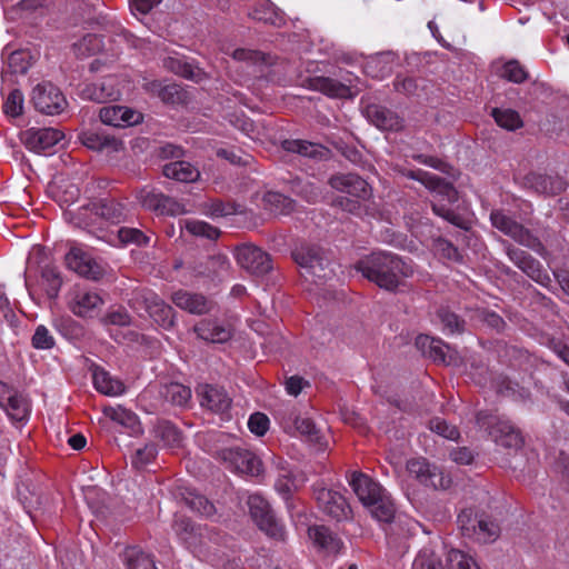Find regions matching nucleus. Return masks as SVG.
<instances>
[{"label": "nucleus", "instance_id": "obj_1", "mask_svg": "<svg viewBox=\"0 0 569 569\" xmlns=\"http://www.w3.org/2000/svg\"><path fill=\"white\" fill-rule=\"evenodd\" d=\"M356 270L387 291H396L413 273L411 266L400 257L385 251L372 252L359 260Z\"/></svg>", "mask_w": 569, "mask_h": 569}, {"label": "nucleus", "instance_id": "obj_2", "mask_svg": "<svg viewBox=\"0 0 569 569\" xmlns=\"http://www.w3.org/2000/svg\"><path fill=\"white\" fill-rule=\"evenodd\" d=\"M292 259L300 268V273L315 283L327 281L335 274L332 263L325 250L312 243H301L292 250Z\"/></svg>", "mask_w": 569, "mask_h": 569}, {"label": "nucleus", "instance_id": "obj_3", "mask_svg": "<svg viewBox=\"0 0 569 569\" xmlns=\"http://www.w3.org/2000/svg\"><path fill=\"white\" fill-rule=\"evenodd\" d=\"M477 425L488 431L491 439L507 449L518 450L523 445V438L518 428L509 420L502 419L487 411H479L476 416Z\"/></svg>", "mask_w": 569, "mask_h": 569}, {"label": "nucleus", "instance_id": "obj_4", "mask_svg": "<svg viewBox=\"0 0 569 569\" xmlns=\"http://www.w3.org/2000/svg\"><path fill=\"white\" fill-rule=\"evenodd\" d=\"M249 512L258 528L269 538L282 542L286 540L284 526L277 519L269 502L259 495L248 498Z\"/></svg>", "mask_w": 569, "mask_h": 569}, {"label": "nucleus", "instance_id": "obj_5", "mask_svg": "<svg viewBox=\"0 0 569 569\" xmlns=\"http://www.w3.org/2000/svg\"><path fill=\"white\" fill-rule=\"evenodd\" d=\"M490 221L492 226L513 239L519 244L527 247L538 253L545 249L543 244L529 229L525 228L521 223L513 220L500 210H493L490 213Z\"/></svg>", "mask_w": 569, "mask_h": 569}, {"label": "nucleus", "instance_id": "obj_6", "mask_svg": "<svg viewBox=\"0 0 569 569\" xmlns=\"http://www.w3.org/2000/svg\"><path fill=\"white\" fill-rule=\"evenodd\" d=\"M234 259L241 269L256 277H263L273 268L271 256L250 243L237 246Z\"/></svg>", "mask_w": 569, "mask_h": 569}, {"label": "nucleus", "instance_id": "obj_7", "mask_svg": "<svg viewBox=\"0 0 569 569\" xmlns=\"http://www.w3.org/2000/svg\"><path fill=\"white\" fill-rule=\"evenodd\" d=\"M131 307L144 308L150 318L164 329H171L174 326L173 308L152 291L138 292L131 300Z\"/></svg>", "mask_w": 569, "mask_h": 569}, {"label": "nucleus", "instance_id": "obj_8", "mask_svg": "<svg viewBox=\"0 0 569 569\" xmlns=\"http://www.w3.org/2000/svg\"><path fill=\"white\" fill-rule=\"evenodd\" d=\"M31 102L36 110L49 116L61 113L68 104L61 90L51 82L37 84L32 90Z\"/></svg>", "mask_w": 569, "mask_h": 569}, {"label": "nucleus", "instance_id": "obj_9", "mask_svg": "<svg viewBox=\"0 0 569 569\" xmlns=\"http://www.w3.org/2000/svg\"><path fill=\"white\" fill-rule=\"evenodd\" d=\"M219 458L231 470L259 476L262 472L260 459L251 451L240 447L223 448L218 452Z\"/></svg>", "mask_w": 569, "mask_h": 569}, {"label": "nucleus", "instance_id": "obj_10", "mask_svg": "<svg viewBox=\"0 0 569 569\" xmlns=\"http://www.w3.org/2000/svg\"><path fill=\"white\" fill-rule=\"evenodd\" d=\"M506 252L509 259L529 278L545 288H550L552 280L548 271L537 259L510 244L506 247Z\"/></svg>", "mask_w": 569, "mask_h": 569}, {"label": "nucleus", "instance_id": "obj_11", "mask_svg": "<svg viewBox=\"0 0 569 569\" xmlns=\"http://www.w3.org/2000/svg\"><path fill=\"white\" fill-rule=\"evenodd\" d=\"M62 131L54 128H30L21 132V141L32 152L41 153L63 139Z\"/></svg>", "mask_w": 569, "mask_h": 569}, {"label": "nucleus", "instance_id": "obj_12", "mask_svg": "<svg viewBox=\"0 0 569 569\" xmlns=\"http://www.w3.org/2000/svg\"><path fill=\"white\" fill-rule=\"evenodd\" d=\"M407 470L426 487L438 489L446 488L449 483V480L445 479L442 472L436 466H431L425 458L408 460Z\"/></svg>", "mask_w": 569, "mask_h": 569}, {"label": "nucleus", "instance_id": "obj_13", "mask_svg": "<svg viewBox=\"0 0 569 569\" xmlns=\"http://www.w3.org/2000/svg\"><path fill=\"white\" fill-rule=\"evenodd\" d=\"M231 263L226 254L217 253L193 262L192 272L198 277L221 281L229 276Z\"/></svg>", "mask_w": 569, "mask_h": 569}, {"label": "nucleus", "instance_id": "obj_14", "mask_svg": "<svg viewBox=\"0 0 569 569\" xmlns=\"http://www.w3.org/2000/svg\"><path fill=\"white\" fill-rule=\"evenodd\" d=\"M64 259L70 270L87 279L99 280L104 274L103 268L81 249L72 248Z\"/></svg>", "mask_w": 569, "mask_h": 569}, {"label": "nucleus", "instance_id": "obj_15", "mask_svg": "<svg viewBox=\"0 0 569 569\" xmlns=\"http://www.w3.org/2000/svg\"><path fill=\"white\" fill-rule=\"evenodd\" d=\"M197 393L201 407L214 413L226 415L231 408L232 399L222 387L202 385L198 387Z\"/></svg>", "mask_w": 569, "mask_h": 569}, {"label": "nucleus", "instance_id": "obj_16", "mask_svg": "<svg viewBox=\"0 0 569 569\" xmlns=\"http://www.w3.org/2000/svg\"><path fill=\"white\" fill-rule=\"evenodd\" d=\"M329 184L337 191L366 200L371 196L369 183L356 173H338L329 179Z\"/></svg>", "mask_w": 569, "mask_h": 569}, {"label": "nucleus", "instance_id": "obj_17", "mask_svg": "<svg viewBox=\"0 0 569 569\" xmlns=\"http://www.w3.org/2000/svg\"><path fill=\"white\" fill-rule=\"evenodd\" d=\"M316 499L323 512L336 520L347 519L351 512L346 498L331 489L321 488L316 492Z\"/></svg>", "mask_w": 569, "mask_h": 569}, {"label": "nucleus", "instance_id": "obj_18", "mask_svg": "<svg viewBox=\"0 0 569 569\" xmlns=\"http://www.w3.org/2000/svg\"><path fill=\"white\" fill-rule=\"evenodd\" d=\"M349 485L365 507L387 491L379 482L360 471L351 473Z\"/></svg>", "mask_w": 569, "mask_h": 569}, {"label": "nucleus", "instance_id": "obj_19", "mask_svg": "<svg viewBox=\"0 0 569 569\" xmlns=\"http://www.w3.org/2000/svg\"><path fill=\"white\" fill-rule=\"evenodd\" d=\"M366 118L378 129L399 131L403 128V119L387 107L370 103L365 108Z\"/></svg>", "mask_w": 569, "mask_h": 569}, {"label": "nucleus", "instance_id": "obj_20", "mask_svg": "<svg viewBox=\"0 0 569 569\" xmlns=\"http://www.w3.org/2000/svg\"><path fill=\"white\" fill-rule=\"evenodd\" d=\"M171 299L178 308L192 315H204L212 309V302L202 293L178 290Z\"/></svg>", "mask_w": 569, "mask_h": 569}, {"label": "nucleus", "instance_id": "obj_21", "mask_svg": "<svg viewBox=\"0 0 569 569\" xmlns=\"http://www.w3.org/2000/svg\"><path fill=\"white\" fill-rule=\"evenodd\" d=\"M307 82L309 89L322 92L330 98L347 99L355 96L349 86L329 77L317 76L308 78Z\"/></svg>", "mask_w": 569, "mask_h": 569}, {"label": "nucleus", "instance_id": "obj_22", "mask_svg": "<svg viewBox=\"0 0 569 569\" xmlns=\"http://www.w3.org/2000/svg\"><path fill=\"white\" fill-rule=\"evenodd\" d=\"M100 120L108 126L127 127L139 122L140 114L122 106H108L99 111Z\"/></svg>", "mask_w": 569, "mask_h": 569}, {"label": "nucleus", "instance_id": "obj_23", "mask_svg": "<svg viewBox=\"0 0 569 569\" xmlns=\"http://www.w3.org/2000/svg\"><path fill=\"white\" fill-rule=\"evenodd\" d=\"M525 184L542 194H558L567 187L566 181L561 177L541 173L527 174L525 178Z\"/></svg>", "mask_w": 569, "mask_h": 569}, {"label": "nucleus", "instance_id": "obj_24", "mask_svg": "<svg viewBox=\"0 0 569 569\" xmlns=\"http://www.w3.org/2000/svg\"><path fill=\"white\" fill-rule=\"evenodd\" d=\"M193 330L198 338L212 343H224L232 337V330L229 326L210 320H201L194 326Z\"/></svg>", "mask_w": 569, "mask_h": 569}, {"label": "nucleus", "instance_id": "obj_25", "mask_svg": "<svg viewBox=\"0 0 569 569\" xmlns=\"http://www.w3.org/2000/svg\"><path fill=\"white\" fill-rule=\"evenodd\" d=\"M281 146L284 151L298 153L302 157L316 160L326 159L329 153V150L326 147L306 140L287 139L282 141Z\"/></svg>", "mask_w": 569, "mask_h": 569}, {"label": "nucleus", "instance_id": "obj_26", "mask_svg": "<svg viewBox=\"0 0 569 569\" xmlns=\"http://www.w3.org/2000/svg\"><path fill=\"white\" fill-rule=\"evenodd\" d=\"M162 173L169 179L180 182H194L200 178V171L188 161H173L163 166Z\"/></svg>", "mask_w": 569, "mask_h": 569}, {"label": "nucleus", "instance_id": "obj_27", "mask_svg": "<svg viewBox=\"0 0 569 569\" xmlns=\"http://www.w3.org/2000/svg\"><path fill=\"white\" fill-rule=\"evenodd\" d=\"M80 94L83 99L103 103L107 100H116L119 92L114 90L112 80L108 79L101 82L86 84Z\"/></svg>", "mask_w": 569, "mask_h": 569}, {"label": "nucleus", "instance_id": "obj_28", "mask_svg": "<svg viewBox=\"0 0 569 569\" xmlns=\"http://www.w3.org/2000/svg\"><path fill=\"white\" fill-rule=\"evenodd\" d=\"M366 508L370 515L381 523H391L396 518V506L391 496L386 491Z\"/></svg>", "mask_w": 569, "mask_h": 569}, {"label": "nucleus", "instance_id": "obj_29", "mask_svg": "<svg viewBox=\"0 0 569 569\" xmlns=\"http://www.w3.org/2000/svg\"><path fill=\"white\" fill-rule=\"evenodd\" d=\"M180 499L192 511L204 517H212L216 513L214 505L207 497L198 493L193 489L184 488L179 492Z\"/></svg>", "mask_w": 569, "mask_h": 569}, {"label": "nucleus", "instance_id": "obj_30", "mask_svg": "<svg viewBox=\"0 0 569 569\" xmlns=\"http://www.w3.org/2000/svg\"><path fill=\"white\" fill-rule=\"evenodd\" d=\"M80 139L83 146L96 151L109 150L118 152L122 149L120 140L100 132L86 131L81 134Z\"/></svg>", "mask_w": 569, "mask_h": 569}, {"label": "nucleus", "instance_id": "obj_31", "mask_svg": "<svg viewBox=\"0 0 569 569\" xmlns=\"http://www.w3.org/2000/svg\"><path fill=\"white\" fill-rule=\"evenodd\" d=\"M308 532L309 537L320 548L330 553L339 552L342 542L329 528L325 526H316L309 528Z\"/></svg>", "mask_w": 569, "mask_h": 569}, {"label": "nucleus", "instance_id": "obj_32", "mask_svg": "<svg viewBox=\"0 0 569 569\" xmlns=\"http://www.w3.org/2000/svg\"><path fill=\"white\" fill-rule=\"evenodd\" d=\"M92 378L94 388L106 396H118L124 391L122 381L111 377L110 373L102 368H96Z\"/></svg>", "mask_w": 569, "mask_h": 569}, {"label": "nucleus", "instance_id": "obj_33", "mask_svg": "<svg viewBox=\"0 0 569 569\" xmlns=\"http://www.w3.org/2000/svg\"><path fill=\"white\" fill-rule=\"evenodd\" d=\"M284 423L286 429L295 427V429L309 441L319 440V429L310 418L301 417L297 412L291 411Z\"/></svg>", "mask_w": 569, "mask_h": 569}, {"label": "nucleus", "instance_id": "obj_34", "mask_svg": "<svg viewBox=\"0 0 569 569\" xmlns=\"http://www.w3.org/2000/svg\"><path fill=\"white\" fill-rule=\"evenodd\" d=\"M103 303L96 292L78 293L72 302L71 310L78 317H90L91 312Z\"/></svg>", "mask_w": 569, "mask_h": 569}, {"label": "nucleus", "instance_id": "obj_35", "mask_svg": "<svg viewBox=\"0 0 569 569\" xmlns=\"http://www.w3.org/2000/svg\"><path fill=\"white\" fill-rule=\"evenodd\" d=\"M154 435L170 448L179 447L182 442L181 431L169 420H158L154 425Z\"/></svg>", "mask_w": 569, "mask_h": 569}, {"label": "nucleus", "instance_id": "obj_36", "mask_svg": "<svg viewBox=\"0 0 569 569\" xmlns=\"http://www.w3.org/2000/svg\"><path fill=\"white\" fill-rule=\"evenodd\" d=\"M160 396L173 406H184L191 398V390L178 382L164 385L160 389Z\"/></svg>", "mask_w": 569, "mask_h": 569}, {"label": "nucleus", "instance_id": "obj_37", "mask_svg": "<svg viewBox=\"0 0 569 569\" xmlns=\"http://www.w3.org/2000/svg\"><path fill=\"white\" fill-rule=\"evenodd\" d=\"M263 202L270 211L279 214H289L296 208L295 200L276 191H268L264 193Z\"/></svg>", "mask_w": 569, "mask_h": 569}, {"label": "nucleus", "instance_id": "obj_38", "mask_svg": "<svg viewBox=\"0 0 569 569\" xmlns=\"http://www.w3.org/2000/svg\"><path fill=\"white\" fill-rule=\"evenodd\" d=\"M123 560L128 569H157L151 556L136 546L124 550Z\"/></svg>", "mask_w": 569, "mask_h": 569}, {"label": "nucleus", "instance_id": "obj_39", "mask_svg": "<svg viewBox=\"0 0 569 569\" xmlns=\"http://www.w3.org/2000/svg\"><path fill=\"white\" fill-rule=\"evenodd\" d=\"M491 116L499 127L509 131H515L523 126L520 114L512 109L493 108Z\"/></svg>", "mask_w": 569, "mask_h": 569}, {"label": "nucleus", "instance_id": "obj_40", "mask_svg": "<svg viewBox=\"0 0 569 569\" xmlns=\"http://www.w3.org/2000/svg\"><path fill=\"white\" fill-rule=\"evenodd\" d=\"M427 188L449 203L458 201V192L455 187L439 176L431 174V179L427 180Z\"/></svg>", "mask_w": 569, "mask_h": 569}, {"label": "nucleus", "instance_id": "obj_41", "mask_svg": "<svg viewBox=\"0 0 569 569\" xmlns=\"http://www.w3.org/2000/svg\"><path fill=\"white\" fill-rule=\"evenodd\" d=\"M3 408L6 409L8 415L17 421H22L27 419L29 415L28 401L22 395L18 393L17 391H14L11 397H9Z\"/></svg>", "mask_w": 569, "mask_h": 569}, {"label": "nucleus", "instance_id": "obj_42", "mask_svg": "<svg viewBox=\"0 0 569 569\" xmlns=\"http://www.w3.org/2000/svg\"><path fill=\"white\" fill-rule=\"evenodd\" d=\"M160 100L166 104L183 106L190 100L189 93L178 83L164 84Z\"/></svg>", "mask_w": 569, "mask_h": 569}, {"label": "nucleus", "instance_id": "obj_43", "mask_svg": "<svg viewBox=\"0 0 569 569\" xmlns=\"http://www.w3.org/2000/svg\"><path fill=\"white\" fill-rule=\"evenodd\" d=\"M274 489L288 501L297 489L296 479L291 470L281 468L274 482Z\"/></svg>", "mask_w": 569, "mask_h": 569}, {"label": "nucleus", "instance_id": "obj_44", "mask_svg": "<svg viewBox=\"0 0 569 569\" xmlns=\"http://www.w3.org/2000/svg\"><path fill=\"white\" fill-rule=\"evenodd\" d=\"M204 213L212 218L227 217L231 214L242 213V208L236 202H223L221 200H212L206 204Z\"/></svg>", "mask_w": 569, "mask_h": 569}, {"label": "nucleus", "instance_id": "obj_45", "mask_svg": "<svg viewBox=\"0 0 569 569\" xmlns=\"http://www.w3.org/2000/svg\"><path fill=\"white\" fill-rule=\"evenodd\" d=\"M500 535V527L497 522L487 519V518H479V523L476 528L475 538L478 541L481 542H492L495 541Z\"/></svg>", "mask_w": 569, "mask_h": 569}, {"label": "nucleus", "instance_id": "obj_46", "mask_svg": "<svg viewBox=\"0 0 569 569\" xmlns=\"http://www.w3.org/2000/svg\"><path fill=\"white\" fill-rule=\"evenodd\" d=\"M184 228L193 236L203 237L210 240H216L220 236V230L206 221L184 220Z\"/></svg>", "mask_w": 569, "mask_h": 569}, {"label": "nucleus", "instance_id": "obj_47", "mask_svg": "<svg viewBox=\"0 0 569 569\" xmlns=\"http://www.w3.org/2000/svg\"><path fill=\"white\" fill-rule=\"evenodd\" d=\"M31 54L26 50H17L8 57V69L13 74H24L31 66Z\"/></svg>", "mask_w": 569, "mask_h": 569}, {"label": "nucleus", "instance_id": "obj_48", "mask_svg": "<svg viewBox=\"0 0 569 569\" xmlns=\"http://www.w3.org/2000/svg\"><path fill=\"white\" fill-rule=\"evenodd\" d=\"M41 277L47 283V295L50 299H54L61 288L62 279L60 277V272L53 266H46L42 268Z\"/></svg>", "mask_w": 569, "mask_h": 569}, {"label": "nucleus", "instance_id": "obj_49", "mask_svg": "<svg viewBox=\"0 0 569 569\" xmlns=\"http://www.w3.org/2000/svg\"><path fill=\"white\" fill-rule=\"evenodd\" d=\"M163 68L174 74L181 76L186 79H194L196 72L193 67L178 57H167L163 59Z\"/></svg>", "mask_w": 569, "mask_h": 569}, {"label": "nucleus", "instance_id": "obj_50", "mask_svg": "<svg viewBox=\"0 0 569 569\" xmlns=\"http://www.w3.org/2000/svg\"><path fill=\"white\" fill-rule=\"evenodd\" d=\"M100 321L103 326L128 327L131 325L132 319L126 308L118 307L108 310Z\"/></svg>", "mask_w": 569, "mask_h": 569}, {"label": "nucleus", "instance_id": "obj_51", "mask_svg": "<svg viewBox=\"0 0 569 569\" xmlns=\"http://www.w3.org/2000/svg\"><path fill=\"white\" fill-rule=\"evenodd\" d=\"M290 183L292 192L306 199L308 202H316L320 197L319 189L311 182L295 178Z\"/></svg>", "mask_w": 569, "mask_h": 569}, {"label": "nucleus", "instance_id": "obj_52", "mask_svg": "<svg viewBox=\"0 0 569 569\" xmlns=\"http://www.w3.org/2000/svg\"><path fill=\"white\" fill-rule=\"evenodd\" d=\"M443 329L450 333H461L465 330V320L460 319L456 313L447 308H440L437 312Z\"/></svg>", "mask_w": 569, "mask_h": 569}, {"label": "nucleus", "instance_id": "obj_53", "mask_svg": "<svg viewBox=\"0 0 569 569\" xmlns=\"http://www.w3.org/2000/svg\"><path fill=\"white\" fill-rule=\"evenodd\" d=\"M103 412L111 420L128 428H132L138 420L137 416L132 411L120 406L117 408H106Z\"/></svg>", "mask_w": 569, "mask_h": 569}, {"label": "nucleus", "instance_id": "obj_54", "mask_svg": "<svg viewBox=\"0 0 569 569\" xmlns=\"http://www.w3.org/2000/svg\"><path fill=\"white\" fill-rule=\"evenodd\" d=\"M447 562L449 569H480L470 556L457 549L448 552Z\"/></svg>", "mask_w": 569, "mask_h": 569}, {"label": "nucleus", "instance_id": "obj_55", "mask_svg": "<svg viewBox=\"0 0 569 569\" xmlns=\"http://www.w3.org/2000/svg\"><path fill=\"white\" fill-rule=\"evenodd\" d=\"M501 77L513 83H522L528 79V72L517 60H510L502 67Z\"/></svg>", "mask_w": 569, "mask_h": 569}, {"label": "nucleus", "instance_id": "obj_56", "mask_svg": "<svg viewBox=\"0 0 569 569\" xmlns=\"http://www.w3.org/2000/svg\"><path fill=\"white\" fill-rule=\"evenodd\" d=\"M163 197L164 194L161 192H156L153 190L147 189H141L137 194V198L143 208L157 211L159 213Z\"/></svg>", "mask_w": 569, "mask_h": 569}, {"label": "nucleus", "instance_id": "obj_57", "mask_svg": "<svg viewBox=\"0 0 569 569\" xmlns=\"http://www.w3.org/2000/svg\"><path fill=\"white\" fill-rule=\"evenodd\" d=\"M23 94L19 89H13L6 102L3 103V111L11 117H19L23 111Z\"/></svg>", "mask_w": 569, "mask_h": 569}, {"label": "nucleus", "instance_id": "obj_58", "mask_svg": "<svg viewBox=\"0 0 569 569\" xmlns=\"http://www.w3.org/2000/svg\"><path fill=\"white\" fill-rule=\"evenodd\" d=\"M118 238L123 244L134 243L137 246H143L149 242V237L136 228H120L118 230Z\"/></svg>", "mask_w": 569, "mask_h": 569}, {"label": "nucleus", "instance_id": "obj_59", "mask_svg": "<svg viewBox=\"0 0 569 569\" xmlns=\"http://www.w3.org/2000/svg\"><path fill=\"white\" fill-rule=\"evenodd\" d=\"M457 522L463 536L473 537L479 523V517L473 515L471 510H463L458 515Z\"/></svg>", "mask_w": 569, "mask_h": 569}, {"label": "nucleus", "instance_id": "obj_60", "mask_svg": "<svg viewBox=\"0 0 569 569\" xmlns=\"http://www.w3.org/2000/svg\"><path fill=\"white\" fill-rule=\"evenodd\" d=\"M31 342L33 348L43 350L53 348L56 343L53 336L43 325H39L36 328Z\"/></svg>", "mask_w": 569, "mask_h": 569}, {"label": "nucleus", "instance_id": "obj_61", "mask_svg": "<svg viewBox=\"0 0 569 569\" xmlns=\"http://www.w3.org/2000/svg\"><path fill=\"white\" fill-rule=\"evenodd\" d=\"M477 318L481 323L496 332H502L507 326L501 316L487 309L479 310Z\"/></svg>", "mask_w": 569, "mask_h": 569}, {"label": "nucleus", "instance_id": "obj_62", "mask_svg": "<svg viewBox=\"0 0 569 569\" xmlns=\"http://www.w3.org/2000/svg\"><path fill=\"white\" fill-rule=\"evenodd\" d=\"M157 456V448L153 443H148L143 448L137 449L132 457V466L137 469L144 468Z\"/></svg>", "mask_w": 569, "mask_h": 569}, {"label": "nucleus", "instance_id": "obj_63", "mask_svg": "<svg viewBox=\"0 0 569 569\" xmlns=\"http://www.w3.org/2000/svg\"><path fill=\"white\" fill-rule=\"evenodd\" d=\"M429 428L431 431L442 436L449 440H456L459 438V431L455 426L448 425L446 420L441 418H433L429 421Z\"/></svg>", "mask_w": 569, "mask_h": 569}, {"label": "nucleus", "instance_id": "obj_64", "mask_svg": "<svg viewBox=\"0 0 569 569\" xmlns=\"http://www.w3.org/2000/svg\"><path fill=\"white\" fill-rule=\"evenodd\" d=\"M418 82L412 77L398 74L393 80V89L406 96H412L418 90Z\"/></svg>", "mask_w": 569, "mask_h": 569}]
</instances>
